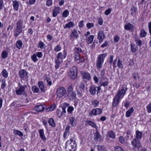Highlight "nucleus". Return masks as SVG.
Returning a JSON list of instances; mask_svg holds the SVG:
<instances>
[{"label":"nucleus","instance_id":"nucleus-47","mask_svg":"<svg viewBox=\"0 0 151 151\" xmlns=\"http://www.w3.org/2000/svg\"><path fill=\"white\" fill-rule=\"evenodd\" d=\"M57 114L58 116L60 118L62 117L63 115L64 114L63 111H61L60 109L57 110Z\"/></svg>","mask_w":151,"mask_h":151},{"label":"nucleus","instance_id":"nucleus-24","mask_svg":"<svg viewBox=\"0 0 151 151\" xmlns=\"http://www.w3.org/2000/svg\"><path fill=\"white\" fill-rule=\"evenodd\" d=\"M134 110L132 107L130 108L127 111L126 114V116L127 117H129L132 113L133 112Z\"/></svg>","mask_w":151,"mask_h":151},{"label":"nucleus","instance_id":"nucleus-27","mask_svg":"<svg viewBox=\"0 0 151 151\" xmlns=\"http://www.w3.org/2000/svg\"><path fill=\"white\" fill-rule=\"evenodd\" d=\"M13 132L14 134L16 135H18L20 137H22L23 136V133L18 130L14 129Z\"/></svg>","mask_w":151,"mask_h":151},{"label":"nucleus","instance_id":"nucleus-17","mask_svg":"<svg viewBox=\"0 0 151 151\" xmlns=\"http://www.w3.org/2000/svg\"><path fill=\"white\" fill-rule=\"evenodd\" d=\"M94 35H92L86 37V41L88 44H91L93 42Z\"/></svg>","mask_w":151,"mask_h":151},{"label":"nucleus","instance_id":"nucleus-2","mask_svg":"<svg viewBox=\"0 0 151 151\" xmlns=\"http://www.w3.org/2000/svg\"><path fill=\"white\" fill-rule=\"evenodd\" d=\"M76 144L72 139L67 141L65 143V149L66 151H75Z\"/></svg>","mask_w":151,"mask_h":151},{"label":"nucleus","instance_id":"nucleus-7","mask_svg":"<svg viewBox=\"0 0 151 151\" xmlns=\"http://www.w3.org/2000/svg\"><path fill=\"white\" fill-rule=\"evenodd\" d=\"M57 96L62 98L66 94V91L65 88L63 87H59L57 91Z\"/></svg>","mask_w":151,"mask_h":151},{"label":"nucleus","instance_id":"nucleus-60","mask_svg":"<svg viewBox=\"0 0 151 151\" xmlns=\"http://www.w3.org/2000/svg\"><path fill=\"white\" fill-rule=\"evenodd\" d=\"M52 0H47V1L46 5L48 6H50L52 4Z\"/></svg>","mask_w":151,"mask_h":151},{"label":"nucleus","instance_id":"nucleus-62","mask_svg":"<svg viewBox=\"0 0 151 151\" xmlns=\"http://www.w3.org/2000/svg\"><path fill=\"white\" fill-rule=\"evenodd\" d=\"M119 141L121 143H123L125 142V140L124 137L122 136H120L119 137Z\"/></svg>","mask_w":151,"mask_h":151},{"label":"nucleus","instance_id":"nucleus-59","mask_svg":"<svg viewBox=\"0 0 151 151\" xmlns=\"http://www.w3.org/2000/svg\"><path fill=\"white\" fill-rule=\"evenodd\" d=\"M45 80L48 84L50 86H51L52 84V81L50 80V79L49 78L46 77L45 78Z\"/></svg>","mask_w":151,"mask_h":151},{"label":"nucleus","instance_id":"nucleus-54","mask_svg":"<svg viewBox=\"0 0 151 151\" xmlns=\"http://www.w3.org/2000/svg\"><path fill=\"white\" fill-rule=\"evenodd\" d=\"M87 27L90 29L94 27V24L93 23H88L86 24Z\"/></svg>","mask_w":151,"mask_h":151},{"label":"nucleus","instance_id":"nucleus-3","mask_svg":"<svg viewBox=\"0 0 151 151\" xmlns=\"http://www.w3.org/2000/svg\"><path fill=\"white\" fill-rule=\"evenodd\" d=\"M107 54L105 53L99 55L98 57V60L96 62V66L99 69L102 68V63Z\"/></svg>","mask_w":151,"mask_h":151},{"label":"nucleus","instance_id":"nucleus-57","mask_svg":"<svg viewBox=\"0 0 151 151\" xmlns=\"http://www.w3.org/2000/svg\"><path fill=\"white\" fill-rule=\"evenodd\" d=\"M133 77L134 79L138 80L139 79V75L137 73H134L133 75Z\"/></svg>","mask_w":151,"mask_h":151},{"label":"nucleus","instance_id":"nucleus-52","mask_svg":"<svg viewBox=\"0 0 151 151\" xmlns=\"http://www.w3.org/2000/svg\"><path fill=\"white\" fill-rule=\"evenodd\" d=\"M135 41L137 45L139 47H140L142 45V41L139 39H136Z\"/></svg>","mask_w":151,"mask_h":151},{"label":"nucleus","instance_id":"nucleus-49","mask_svg":"<svg viewBox=\"0 0 151 151\" xmlns=\"http://www.w3.org/2000/svg\"><path fill=\"white\" fill-rule=\"evenodd\" d=\"M117 66L119 68L122 69L123 68V64L122 61L120 60H119L117 62Z\"/></svg>","mask_w":151,"mask_h":151},{"label":"nucleus","instance_id":"nucleus-14","mask_svg":"<svg viewBox=\"0 0 151 151\" xmlns=\"http://www.w3.org/2000/svg\"><path fill=\"white\" fill-rule=\"evenodd\" d=\"M28 73L24 70H22L19 72V75L22 78H28V76L27 75Z\"/></svg>","mask_w":151,"mask_h":151},{"label":"nucleus","instance_id":"nucleus-38","mask_svg":"<svg viewBox=\"0 0 151 151\" xmlns=\"http://www.w3.org/2000/svg\"><path fill=\"white\" fill-rule=\"evenodd\" d=\"M1 57L2 58L5 59L8 56V53L6 51H3L1 53Z\"/></svg>","mask_w":151,"mask_h":151},{"label":"nucleus","instance_id":"nucleus-33","mask_svg":"<svg viewBox=\"0 0 151 151\" xmlns=\"http://www.w3.org/2000/svg\"><path fill=\"white\" fill-rule=\"evenodd\" d=\"M120 98L116 95L114 98L113 104H118L119 102Z\"/></svg>","mask_w":151,"mask_h":151},{"label":"nucleus","instance_id":"nucleus-9","mask_svg":"<svg viewBox=\"0 0 151 151\" xmlns=\"http://www.w3.org/2000/svg\"><path fill=\"white\" fill-rule=\"evenodd\" d=\"M132 144L134 149H137L138 150L140 147L141 144L139 139L134 138L132 142Z\"/></svg>","mask_w":151,"mask_h":151},{"label":"nucleus","instance_id":"nucleus-29","mask_svg":"<svg viewBox=\"0 0 151 151\" xmlns=\"http://www.w3.org/2000/svg\"><path fill=\"white\" fill-rule=\"evenodd\" d=\"M23 22L20 19L18 21L16 24V28L23 29Z\"/></svg>","mask_w":151,"mask_h":151},{"label":"nucleus","instance_id":"nucleus-20","mask_svg":"<svg viewBox=\"0 0 151 151\" xmlns=\"http://www.w3.org/2000/svg\"><path fill=\"white\" fill-rule=\"evenodd\" d=\"M40 137L43 141H45L46 139V138L44 134V130L43 129H40L39 131Z\"/></svg>","mask_w":151,"mask_h":151},{"label":"nucleus","instance_id":"nucleus-55","mask_svg":"<svg viewBox=\"0 0 151 151\" xmlns=\"http://www.w3.org/2000/svg\"><path fill=\"white\" fill-rule=\"evenodd\" d=\"M70 129V127L69 126H67L65 128V132L64 135L63 137H65V135L66 134L68 133L69 132V130Z\"/></svg>","mask_w":151,"mask_h":151},{"label":"nucleus","instance_id":"nucleus-35","mask_svg":"<svg viewBox=\"0 0 151 151\" xmlns=\"http://www.w3.org/2000/svg\"><path fill=\"white\" fill-rule=\"evenodd\" d=\"M137 9L134 6H132L131 8V14L132 16H134L136 14Z\"/></svg>","mask_w":151,"mask_h":151},{"label":"nucleus","instance_id":"nucleus-15","mask_svg":"<svg viewBox=\"0 0 151 151\" xmlns=\"http://www.w3.org/2000/svg\"><path fill=\"white\" fill-rule=\"evenodd\" d=\"M73 37L75 38H77L78 37V34L76 30L73 29L72 32V34L69 36L70 39H72Z\"/></svg>","mask_w":151,"mask_h":151},{"label":"nucleus","instance_id":"nucleus-58","mask_svg":"<svg viewBox=\"0 0 151 151\" xmlns=\"http://www.w3.org/2000/svg\"><path fill=\"white\" fill-rule=\"evenodd\" d=\"M61 47L59 45H58L55 46L54 48V50L56 52H58L61 50Z\"/></svg>","mask_w":151,"mask_h":151},{"label":"nucleus","instance_id":"nucleus-16","mask_svg":"<svg viewBox=\"0 0 151 151\" xmlns=\"http://www.w3.org/2000/svg\"><path fill=\"white\" fill-rule=\"evenodd\" d=\"M102 112V110L101 109H93L91 111L92 114L94 115H99L101 114Z\"/></svg>","mask_w":151,"mask_h":151},{"label":"nucleus","instance_id":"nucleus-43","mask_svg":"<svg viewBox=\"0 0 151 151\" xmlns=\"http://www.w3.org/2000/svg\"><path fill=\"white\" fill-rule=\"evenodd\" d=\"M48 123L52 127H54L55 126V124L54 121L52 118H50L48 121Z\"/></svg>","mask_w":151,"mask_h":151},{"label":"nucleus","instance_id":"nucleus-53","mask_svg":"<svg viewBox=\"0 0 151 151\" xmlns=\"http://www.w3.org/2000/svg\"><path fill=\"white\" fill-rule=\"evenodd\" d=\"M32 91L35 93H37L39 91V89L36 86H34L32 88Z\"/></svg>","mask_w":151,"mask_h":151},{"label":"nucleus","instance_id":"nucleus-13","mask_svg":"<svg viewBox=\"0 0 151 151\" xmlns=\"http://www.w3.org/2000/svg\"><path fill=\"white\" fill-rule=\"evenodd\" d=\"M82 78L83 79H86L89 81L91 78V76L89 73L87 72H83L82 73Z\"/></svg>","mask_w":151,"mask_h":151},{"label":"nucleus","instance_id":"nucleus-23","mask_svg":"<svg viewBox=\"0 0 151 151\" xmlns=\"http://www.w3.org/2000/svg\"><path fill=\"white\" fill-rule=\"evenodd\" d=\"M89 91L91 94L93 95L95 94L97 91L96 87L94 86H91Z\"/></svg>","mask_w":151,"mask_h":151},{"label":"nucleus","instance_id":"nucleus-4","mask_svg":"<svg viewBox=\"0 0 151 151\" xmlns=\"http://www.w3.org/2000/svg\"><path fill=\"white\" fill-rule=\"evenodd\" d=\"M79 80H77L76 81V83L77 85L76 86V88L77 89V94L79 97L81 96L82 94V92L85 89V85L81 83L80 84H78V83Z\"/></svg>","mask_w":151,"mask_h":151},{"label":"nucleus","instance_id":"nucleus-5","mask_svg":"<svg viewBox=\"0 0 151 151\" xmlns=\"http://www.w3.org/2000/svg\"><path fill=\"white\" fill-rule=\"evenodd\" d=\"M18 86L19 88L18 89H16L15 91L17 95H25L26 93L25 91V89L27 88V86L25 85H22L20 83H18Z\"/></svg>","mask_w":151,"mask_h":151},{"label":"nucleus","instance_id":"nucleus-39","mask_svg":"<svg viewBox=\"0 0 151 151\" xmlns=\"http://www.w3.org/2000/svg\"><path fill=\"white\" fill-rule=\"evenodd\" d=\"M97 148L99 151H106V147L104 146L98 145Z\"/></svg>","mask_w":151,"mask_h":151},{"label":"nucleus","instance_id":"nucleus-34","mask_svg":"<svg viewBox=\"0 0 151 151\" xmlns=\"http://www.w3.org/2000/svg\"><path fill=\"white\" fill-rule=\"evenodd\" d=\"M130 45L131 50L132 52H136L137 50V46H136L134 44H131Z\"/></svg>","mask_w":151,"mask_h":151},{"label":"nucleus","instance_id":"nucleus-56","mask_svg":"<svg viewBox=\"0 0 151 151\" xmlns=\"http://www.w3.org/2000/svg\"><path fill=\"white\" fill-rule=\"evenodd\" d=\"M68 93H71L74 92L73 91V86L72 85L68 87Z\"/></svg>","mask_w":151,"mask_h":151},{"label":"nucleus","instance_id":"nucleus-10","mask_svg":"<svg viewBox=\"0 0 151 151\" xmlns=\"http://www.w3.org/2000/svg\"><path fill=\"white\" fill-rule=\"evenodd\" d=\"M98 38L100 43H101L105 37L104 33L102 31H99L98 33Z\"/></svg>","mask_w":151,"mask_h":151},{"label":"nucleus","instance_id":"nucleus-21","mask_svg":"<svg viewBox=\"0 0 151 151\" xmlns=\"http://www.w3.org/2000/svg\"><path fill=\"white\" fill-rule=\"evenodd\" d=\"M94 138L95 140L97 141H100L101 140V136L97 131L94 134Z\"/></svg>","mask_w":151,"mask_h":151},{"label":"nucleus","instance_id":"nucleus-42","mask_svg":"<svg viewBox=\"0 0 151 151\" xmlns=\"http://www.w3.org/2000/svg\"><path fill=\"white\" fill-rule=\"evenodd\" d=\"M75 118L73 117H70V121L72 127H74L76 126L75 122H74Z\"/></svg>","mask_w":151,"mask_h":151},{"label":"nucleus","instance_id":"nucleus-32","mask_svg":"<svg viewBox=\"0 0 151 151\" xmlns=\"http://www.w3.org/2000/svg\"><path fill=\"white\" fill-rule=\"evenodd\" d=\"M2 76L4 78H6L8 77V73L5 69H4L1 72Z\"/></svg>","mask_w":151,"mask_h":151},{"label":"nucleus","instance_id":"nucleus-61","mask_svg":"<svg viewBox=\"0 0 151 151\" xmlns=\"http://www.w3.org/2000/svg\"><path fill=\"white\" fill-rule=\"evenodd\" d=\"M74 50L75 51V52L78 53H79L81 52L82 51L80 47L75 48Z\"/></svg>","mask_w":151,"mask_h":151},{"label":"nucleus","instance_id":"nucleus-48","mask_svg":"<svg viewBox=\"0 0 151 151\" xmlns=\"http://www.w3.org/2000/svg\"><path fill=\"white\" fill-rule=\"evenodd\" d=\"M74 58L75 60H78L80 58V55L78 53L75 52Z\"/></svg>","mask_w":151,"mask_h":151},{"label":"nucleus","instance_id":"nucleus-25","mask_svg":"<svg viewBox=\"0 0 151 151\" xmlns=\"http://www.w3.org/2000/svg\"><path fill=\"white\" fill-rule=\"evenodd\" d=\"M124 28L127 30H132L133 29V26L131 24L128 23L125 25Z\"/></svg>","mask_w":151,"mask_h":151},{"label":"nucleus","instance_id":"nucleus-45","mask_svg":"<svg viewBox=\"0 0 151 151\" xmlns=\"http://www.w3.org/2000/svg\"><path fill=\"white\" fill-rule=\"evenodd\" d=\"M31 58L33 61L35 63L38 60V59L37 57V55L35 53L33 55L31 56Z\"/></svg>","mask_w":151,"mask_h":151},{"label":"nucleus","instance_id":"nucleus-18","mask_svg":"<svg viewBox=\"0 0 151 151\" xmlns=\"http://www.w3.org/2000/svg\"><path fill=\"white\" fill-rule=\"evenodd\" d=\"M22 28H16L15 29V33L14 34V36L17 37L22 32Z\"/></svg>","mask_w":151,"mask_h":151},{"label":"nucleus","instance_id":"nucleus-22","mask_svg":"<svg viewBox=\"0 0 151 151\" xmlns=\"http://www.w3.org/2000/svg\"><path fill=\"white\" fill-rule=\"evenodd\" d=\"M75 26L74 24L72 21H70L68 23L66 24L64 27V29L67 28H70L72 27H73Z\"/></svg>","mask_w":151,"mask_h":151},{"label":"nucleus","instance_id":"nucleus-12","mask_svg":"<svg viewBox=\"0 0 151 151\" xmlns=\"http://www.w3.org/2000/svg\"><path fill=\"white\" fill-rule=\"evenodd\" d=\"M60 8L55 6L52 10V15L54 17H55L57 14L59 13Z\"/></svg>","mask_w":151,"mask_h":151},{"label":"nucleus","instance_id":"nucleus-50","mask_svg":"<svg viewBox=\"0 0 151 151\" xmlns=\"http://www.w3.org/2000/svg\"><path fill=\"white\" fill-rule=\"evenodd\" d=\"M45 44L43 42L41 41L40 42L38 45V47L40 48L41 49L44 48V47Z\"/></svg>","mask_w":151,"mask_h":151},{"label":"nucleus","instance_id":"nucleus-8","mask_svg":"<svg viewBox=\"0 0 151 151\" xmlns=\"http://www.w3.org/2000/svg\"><path fill=\"white\" fill-rule=\"evenodd\" d=\"M127 90V87L126 86H124L121 90H119L116 95L119 98H122L124 96Z\"/></svg>","mask_w":151,"mask_h":151},{"label":"nucleus","instance_id":"nucleus-26","mask_svg":"<svg viewBox=\"0 0 151 151\" xmlns=\"http://www.w3.org/2000/svg\"><path fill=\"white\" fill-rule=\"evenodd\" d=\"M16 46L17 47L19 50L22 48L23 45V43L21 40H19L17 41L16 43Z\"/></svg>","mask_w":151,"mask_h":151},{"label":"nucleus","instance_id":"nucleus-41","mask_svg":"<svg viewBox=\"0 0 151 151\" xmlns=\"http://www.w3.org/2000/svg\"><path fill=\"white\" fill-rule=\"evenodd\" d=\"M109 136L113 139H114L115 138V134L114 133V132L112 131H110L108 132V133Z\"/></svg>","mask_w":151,"mask_h":151},{"label":"nucleus","instance_id":"nucleus-63","mask_svg":"<svg viewBox=\"0 0 151 151\" xmlns=\"http://www.w3.org/2000/svg\"><path fill=\"white\" fill-rule=\"evenodd\" d=\"M115 151H124L122 148L119 146H116L115 147Z\"/></svg>","mask_w":151,"mask_h":151},{"label":"nucleus","instance_id":"nucleus-28","mask_svg":"<svg viewBox=\"0 0 151 151\" xmlns=\"http://www.w3.org/2000/svg\"><path fill=\"white\" fill-rule=\"evenodd\" d=\"M38 84L41 92H44V86L43 82L42 81H39L38 83Z\"/></svg>","mask_w":151,"mask_h":151},{"label":"nucleus","instance_id":"nucleus-44","mask_svg":"<svg viewBox=\"0 0 151 151\" xmlns=\"http://www.w3.org/2000/svg\"><path fill=\"white\" fill-rule=\"evenodd\" d=\"M146 34L147 32L145 30L142 29L141 30L140 36L141 37H145L146 36Z\"/></svg>","mask_w":151,"mask_h":151},{"label":"nucleus","instance_id":"nucleus-31","mask_svg":"<svg viewBox=\"0 0 151 151\" xmlns=\"http://www.w3.org/2000/svg\"><path fill=\"white\" fill-rule=\"evenodd\" d=\"M136 137L137 139H141L142 135V133L141 132L137 130L136 131Z\"/></svg>","mask_w":151,"mask_h":151},{"label":"nucleus","instance_id":"nucleus-30","mask_svg":"<svg viewBox=\"0 0 151 151\" xmlns=\"http://www.w3.org/2000/svg\"><path fill=\"white\" fill-rule=\"evenodd\" d=\"M13 7L14 10L17 11L19 9V3L17 1H13Z\"/></svg>","mask_w":151,"mask_h":151},{"label":"nucleus","instance_id":"nucleus-1","mask_svg":"<svg viewBox=\"0 0 151 151\" xmlns=\"http://www.w3.org/2000/svg\"><path fill=\"white\" fill-rule=\"evenodd\" d=\"M67 55L66 51L65 50L63 51V55L61 52L58 54L56 56V58L55 59V68L57 70L59 67L60 64L63 62V58H65Z\"/></svg>","mask_w":151,"mask_h":151},{"label":"nucleus","instance_id":"nucleus-64","mask_svg":"<svg viewBox=\"0 0 151 151\" xmlns=\"http://www.w3.org/2000/svg\"><path fill=\"white\" fill-rule=\"evenodd\" d=\"M146 108L148 113L151 112V104H148Z\"/></svg>","mask_w":151,"mask_h":151},{"label":"nucleus","instance_id":"nucleus-19","mask_svg":"<svg viewBox=\"0 0 151 151\" xmlns=\"http://www.w3.org/2000/svg\"><path fill=\"white\" fill-rule=\"evenodd\" d=\"M68 99L69 101H72L76 97V95L74 92L68 93Z\"/></svg>","mask_w":151,"mask_h":151},{"label":"nucleus","instance_id":"nucleus-37","mask_svg":"<svg viewBox=\"0 0 151 151\" xmlns=\"http://www.w3.org/2000/svg\"><path fill=\"white\" fill-rule=\"evenodd\" d=\"M88 124L92 127L94 128H97V126L96 124L92 121H87Z\"/></svg>","mask_w":151,"mask_h":151},{"label":"nucleus","instance_id":"nucleus-51","mask_svg":"<svg viewBox=\"0 0 151 151\" xmlns=\"http://www.w3.org/2000/svg\"><path fill=\"white\" fill-rule=\"evenodd\" d=\"M69 14V12L67 10L64 11L63 13V17H67Z\"/></svg>","mask_w":151,"mask_h":151},{"label":"nucleus","instance_id":"nucleus-11","mask_svg":"<svg viewBox=\"0 0 151 151\" xmlns=\"http://www.w3.org/2000/svg\"><path fill=\"white\" fill-rule=\"evenodd\" d=\"M45 108L43 104H40L35 106L34 109L37 112H40L43 111Z\"/></svg>","mask_w":151,"mask_h":151},{"label":"nucleus","instance_id":"nucleus-36","mask_svg":"<svg viewBox=\"0 0 151 151\" xmlns=\"http://www.w3.org/2000/svg\"><path fill=\"white\" fill-rule=\"evenodd\" d=\"M56 107L55 104H51V105L47 108V111H53Z\"/></svg>","mask_w":151,"mask_h":151},{"label":"nucleus","instance_id":"nucleus-6","mask_svg":"<svg viewBox=\"0 0 151 151\" xmlns=\"http://www.w3.org/2000/svg\"><path fill=\"white\" fill-rule=\"evenodd\" d=\"M78 70L76 66H73L69 73L70 77L72 79H75L77 77Z\"/></svg>","mask_w":151,"mask_h":151},{"label":"nucleus","instance_id":"nucleus-46","mask_svg":"<svg viewBox=\"0 0 151 151\" xmlns=\"http://www.w3.org/2000/svg\"><path fill=\"white\" fill-rule=\"evenodd\" d=\"M2 82V84L1 86V88L2 89L4 88L6 86V79H3L1 80Z\"/></svg>","mask_w":151,"mask_h":151},{"label":"nucleus","instance_id":"nucleus-40","mask_svg":"<svg viewBox=\"0 0 151 151\" xmlns=\"http://www.w3.org/2000/svg\"><path fill=\"white\" fill-rule=\"evenodd\" d=\"M105 70V69H103L101 72L99 78L101 79H103L104 77Z\"/></svg>","mask_w":151,"mask_h":151}]
</instances>
